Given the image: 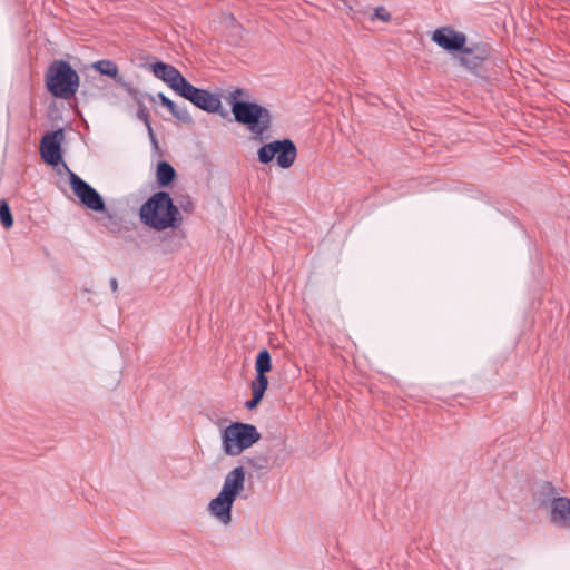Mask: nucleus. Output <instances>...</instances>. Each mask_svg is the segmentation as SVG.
<instances>
[{
    "label": "nucleus",
    "instance_id": "f257e3e1",
    "mask_svg": "<svg viewBox=\"0 0 570 570\" xmlns=\"http://www.w3.org/2000/svg\"><path fill=\"white\" fill-rule=\"evenodd\" d=\"M140 220L148 227L163 232L167 228H176L183 217L171 197L166 191L155 193L139 210Z\"/></svg>",
    "mask_w": 570,
    "mask_h": 570
},
{
    "label": "nucleus",
    "instance_id": "f03ea898",
    "mask_svg": "<svg viewBox=\"0 0 570 570\" xmlns=\"http://www.w3.org/2000/svg\"><path fill=\"white\" fill-rule=\"evenodd\" d=\"M248 97L243 89H235L226 97L232 107V112L237 122L246 125L252 132L262 135L272 124V115L265 107L249 101H240L239 98Z\"/></svg>",
    "mask_w": 570,
    "mask_h": 570
},
{
    "label": "nucleus",
    "instance_id": "7ed1b4c3",
    "mask_svg": "<svg viewBox=\"0 0 570 570\" xmlns=\"http://www.w3.org/2000/svg\"><path fill=\"white\" fill-rule=\"evenodd\" d=\"M245 476L246 473L243 466H236L229 471L225 476L220 492L208 504L210 514L224 524L232 521V507L237 495L245 489Z\"/></svg>",
    "mask_w": 570,
    "mask_h": 570
},
{
    "label": "nucleus",
    "instance_id": "20e7f679",
    "mask_svg": "<svg viewBox=\"0 0 570 570\" xmlns=\"http://www.w3.org/2000/svg\"><path fill=\"white\" fill-rule=\"evenodd\" d=\"M46 85L52 96L69 99L78 90L79 76L68 62L53 61L47 71Z\"/></svg>",
    "mask_w": 570,
    "mask_h": 570
},
{
    "label": "nucleus",
    "instance_id": "39448f33",
    "mask_svg": "<svg viewBox=\"0 0 570 570\" xmlns=\"http://www.w3.org/2000/svg\"><path fill=\"white\" fill-rule=\"evenodd\" d=\"M261 439L257 429L252 424L232 423L222 434L223 450L228 455H239Z\"/></svg>",
    "mask_w": 570,
    "mask_h": 570
},
{
    "label": "nucleus",
    "instance_id": "423d86ee",
    "mask_svg": "<svg viewBox=\"0 0 570 570\" xmlns=\"http://www.w3.org/2000/svg\"><path fill=\"white\" fill-rule=\"evenodd\" d=\"M258 160L267 164L276 158V164L284 169L289 168L296 160L297 149L291 139L276 140L258 149Z\"/></svg>",
    "mask_w": 570,
    "mask_h": 570
},
{
    "label": "nucleus",
    "instance_id": "0eeeda50",
    "mask_svg": "<svg viewBox=\"0 0 570 570\" xmlns=\"http://www.w3.org/2000/svg\"><path fill=\"white\" fill-rule=\"evenodd\" d=\"M272 368L271 354L267 350H262L255 361L256 379L252 382V400L246 402V407L255 409L262 401L265 391L268 387L266 373Z\"/></svg>",
    "mask_w": 570,
    "mask_h": 570
},
{
    "label": "nucleus",
    "instance_id": "6e6552de",
    "mask_svg": "<svg viewBox=\"0 0 570 570\" xmlns=\"http://www.w3.org/2000/svg\"><path fill=\"white\" fill-rule=\"evenodd\" d=\"M70 186L82 205L95 212L105 210V203L99 193L75 173H70Z\"/></svg>",
    "mask_w": 570,
    "mask_h": 570
},
{
    "label": "nucleus",
    "instance_id": "1a4fd4ad",
    "mask_svg": "<svg viewBox=\"0 0 570 570\" xmlns=\"http://www.w3.org/2000/svg\"><path fill=\"white\" fill-rule=\"evenodd\" d=\"M179 96L207 112H217L222 107V101L217 95L196 88L189 82L185 86Z\"/></svg>",
    "mask_w": 570,
    "mask_h": 570
},
{
    "label": "nucleus",
    "instance_id": "9d476101",
    "mask_svg": "<svg viewBox=\"0 0 570 570\" xmlns=\"http://www.w3.org/2000/svg\"><path fill=\"white\" fill-rule=\"evenodd\" d=\"M65 139L62 129L47 132L40 142V155L45 163L57 166L61 159V145Z\"/></svg>",
    "mask_w": 570,
    "mask_h": 570
},
{
    "label": "nucleus",
    "instance_id": "9b49d317",
    "mask_svg": "<svg viewBox=\"0 0 570 570\" xmlns=\"http://www.w3.org/2000/svg\"><path fill=\"white\" fill-rule=\"evenodd\" d=\"M149 69L156 78L164 81L178 95L181 92V90H184L185 86L188 83V81L180 73V71L171 65L158 61L151 63Z\"/></svg>",
    "mask_w": 570,
    "mask_h": 570
},
{
    "label": "nucleus",
    "instance_id": "f8f14e48",
    "mask_svg": "<svg viewBox=\"0 0 570 570\" xmlns=\"http://www.w3.org/2000/svg\"><path fill=\"white\" fill-rule=\"evenodd\" d=\"M432 40L448 51H461L466 43L464 33L449 27L436 29L432 35Z\"/></svg>",
    "mask_w": 570,
    "mask_h": 570
},
{
    "label": "nucleus",
    "instance_id": "ddd939ff",
    "mask_svg": "<svg viewBox=\"0 0 570 570\" xmlns=\"http://www.w3.org/2000/svg\"><path fill=\"white\" fill-rule=\"evenodd\" d=\"M551 521L566 528H570V499L561 497L551 502Z\"/></svg>",
    "mask_w": 570,
    "mask_h": 570
},
{
    "label": "nucleus",
    "instance_id": "4468645a",
    "mask_svg": "<svg viewBox=\"0 0 570 570\" xmlns=\"http://www.w3.org/2000/svg\"><path fill=\"white\" fill-rule=\"evenodd\" d=\"M483 60H484L483 52L478 55L472 49H468L465 47L463 48V50H461V55L459 57L460 63L463 67L471 69V70L478 68Z\"/></svg>",
    "mask_w": 570,
    "mask_h": 570
},
{
    "label": "nucleus",
    "instance_id": "2eb2a0df",
    "mask_svg": "<svg viewBox=\"0 0 570 570\" xmlns=\"http://www.w3.org/2000/svg\"><path fill=\"white\" fill-rule=\"evenodd\" d=\"M176 171L173 166L167 161H159L156 170L157 183L165 187L168 186L175 178Z\"/></svg>",
    "mask_w": 570,
    "mask_h": 570
},
{
    "label": "nucleus",
    "instance_id": "dca6fc26",
    "mask_svg": "<svg viewBox=\"0 0 570 570\" xmlns=\"http://www.w3.org/2000/svg\"><path fill=\"white\" fill-rule=\"evenodd\" d=\"M92 68L99 71L101 75H106L114 79L118 77L119 69L117 65L111 60H99L92 63Z\"/></svg>",
    "mask_w": 570,
    "mask_h": 570
},
{
    "label": "nucleus",
    "instance_id": "f3484780",
    "mask_svg": "<svg viewBox=\"0 0 570 570\" xmlns=\"http://www.w3.org/2000/svg\"><path fill=\"white\" fill-rule=\"evenodd\" d=\"M0 220L4 228H11L13 225V218L11 215V210L6 202H2L0 205Z\"/></svg>",
    "mask_w": 570,
    "mask_h": 570
},
{
    "label": "nucleus",
    "instance_id": "a211bd4d",
    "mask_svg": "<svg viewBox=\"0 0 570 570\" xmlns=\"http://www.w3.org/2000/svg\"><path fill=\"white\" fill-rule=\"evenodd\" d=\"M137 102L139 106V109L137 111V117L139 120H141L146 125L148 131L151 134L153 129H151V125H150L149 112H148L147 108L141 104L140 100L137 99Z\"/></svg>",
    "mask_w": 570,
    "mask_h": 570
},
{
    "label": "nucleus",
    "instance_id": "6ab92c4d",
    "mask_svg": "<svg viewBox=\"0 0 570 570\" xmlns=\"http://www.w3.org/2000/svg\"><path fill=\"white\" fill-rule=\"evenodd\" d=\"M170 112L176 117L178 118L179 120L184 121V122H190L191 121V117L190 115L188 114L187 110L185 109H178L176 107V105H174V110H170Z\"/></svg>",
    "mask_w": 570,
    "mask_h": 570
},
{
    "label": "nucleus",
    "instance_id": "aec40b11",
    "mask_svg": "<svg viewBox=\"0 0 570 570\" xmlns=\"http://www.w3.org/2000/svg\"><path fill=\"white\" fill-rule=\"evenodd\" d=\"M181 209L186 213H193L195 209V204L190 197H186L179 202Z\"/></svg>",
    "mask_w": 570,
    "mask_h": 570
},
{
    "label": "nucleus",
    "instance_id": "412c9836",
    "mask_svg": "<svg viewBox=\"0 0 570 570\" xmlns=\"http://www.w3.org/2000/svg\"><path fill=\"white\" fill-rule=\"evenodd\" d=\"M375 17L384 22H389L391 20V14L383 7L375 9Z\"/></svg>",
    "mask_w": 570,
    "mask_h": 570
},
{
    "label": "nucleus",
    "instance_id": "4be33fe9",
    "mask_svg": "<svg viewBox=\"0 0 570 570\" xmlns=\"http://www.w3.org/2000/svg\"><path fill=\"white\" fill-rule=\"evenodd\" d=\"M157 98L160 100L161 105L166 107L169 111L174 110L175 102L166 97L163 92L157 95Z\"/></svg>",
    "mask_w": 570,
    "mask_h": 570
},
{
    "label": "nucleus",
    "instance_id": "5701e85b",
    "mask_svg": "<svg viewBox=\"0 0 570 570\" xmlns=\"http://www.w3.org/2000/svg\"><path fill=\"white\" fill-rule=\"evenodd\" d=\"M110 286H111L112 292L116 293L117 289H118V283H117V281L115 278H112L110 281Z\"/></svg>",
    "mask_w": 570,
    "mask_h": 570
},
{
    "label": "nucleus",
    "instance_id": "b1692460",
    "mask_svg": "<svg viewBox=\"0 0 570 570\" xmlns=\"http://www.w3.org/2000/svg\"><path fill=\"white\" fill-rule=\"evenodd\" d=\"M148 99H149L151 102H155V99H156V98H155L154 96H151V95H148Z\"/></svg>",
    "mask_w": 570,
    "mask_h": 570
}]
</instances>
